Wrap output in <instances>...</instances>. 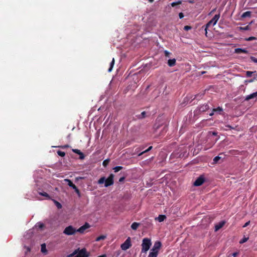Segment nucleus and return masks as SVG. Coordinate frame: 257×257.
Masks as SVG:
<instances>
[{"label": "nucleus", "instance_id": "aec40b11", "mask_svg": "<svg viewBox=\"0 0 257 257\" xmlns=\"http://www.w3.org/2000/svg\"><path fill=\"white\" fill-rule=\"evenodd\" d=\"M41 251L42 252H43V253H44L45 254H47V250L46 249V246L45 243H43L41 245Z\"/></svg>", "mask_w": 257, "mask_h": 257}, {"label": "nucleus", "instance_id": "2f4dec72", "mask_svg": "<svg viewBox=\"0 0 257 257\" xmlns=\"http://www.w3.org/2000/svg\"><path fill=\"white\" fill-rule=\"evenodd\" d=\"M78 250H79V248L75 250L73 253L69 254L67 256V257H72V256H73L74 255L76 254V253L78 252Z\"/></svg>", "mask_w": 257, "mask_h": 257}, {"label": "nucleus", "instance_id": "473e14b6", "mask_svg": "<svg viewBox=\"0 0 257 257\" xmlns=\"http://www.w3.org/2000/svg\"><path fill=\"white\" fill-rule=\"evenodd\" d=\"M221 159V158L219 156H216L214 157L213 159V163H218V161Z\"/></svg>", "mask_w": 257, "mask_h": 257}, {"label": "nucleus", "instance_id": "9d476101", "mask_svg": "<svg viewBox=\"0 0 257 257\" xmlns=\"http://www.w3.org/2000/svg\"><path fill=\"white\" fill-rule=\"evenodd\" d=\"M90 227V225L87 222L85 223V224L79 227L78 229H77V232H78L80 233H83L85 231V230L86 229L89 228Z\"/></svg>", "mask_w": 257, "mask_h": 257}, {"label": "nucleus", "instance_id": "09e8293b", "mask_svg": "<svg viewBox=\"0 0 257 257\" xmlns=\"http://www.w3.org/2000/svg\"><path fill=\"white\" fill-rule=\"evenodd\" d=\"M226 127H228V128H230V129H234V127H233L232 126H231V125H226Z\"/></svg>", "mask_w": 257, "mask_h": 257}, {"label": "nucleus", "instance_id": "37998d69", "mask_svg": "<svg viewBox=\"0 0 257 257\" xmlns=\"http://www.w3.org/2000/svg\"><path fill=\"white\" fill-rule=\"evenodd\" d=\"M239 29L242 30H248V26H246L244 27H240Z\"/></svg>", "mask_w": 257, "mask_h": 257}, {"label": "nucleus", "instance_id": "7ed1b4c3", "mask_svg": "<svg viewBox=\"0 0 257 257\" xmlns=\"http://www.w3.org/2000/svg\"><path fill=\"white\" fill-rule=\"evenodd\" d=\"M152 245L151 239L149 238H144L142 243V253H147Z\"/></svg>", "mask_w": 257, "mask_h": 257}, {"label": "nucleus", "instance_id": "4be33fe9", "mask_svg": "<svg viewBox=\"0 0 257 257\" xmlns=\"http://www.w3.org/2000/svg\"><path fill=\"white\" fill-rule=\"evenodd\" d=\"M153 148V147L152 146H150L149 147L147 150H146L145 151H144L142 152H141L140 153H139L138 154V156H142V155H143L144 154L150 151V150H151Z\"/></svg>", "mask_w": 257, "mask_h": 257}, {"label": "nucleus", "instance_id": "5701e85b", "mask_svg": "<svg viewBox=\"0 0 257 257\" xmlns=\"http://www.w3.org/2000/svg\"><path fill=\"white\" fill-rule=\"evenodd\" d=\"M166 218V216L164 215H159L158 217V220L159 222L163 221Z\"/></svg>", "mask_w": 257, "mask_h": 257}, {"label": "nucleus", "instance_id": "de8ad7c7", "mask_svg": "<svg viewBox=\"0 0 257 257\" xmlns=\"http://www.w3.org/2000/svg\"><path fill=\"white\" fill-rule=\"evenodd\" d=\"M238 254V252H234L232 254H231V255L233 256V257H235Z\"/></svg>", "mask_w": 257, "mask_h": 257}, {"label": "nucleus", "instance_id": "4c0bfd02", "mask_svg": "<svg viewBox=\"0 0 257 257\" xmlns=\"http://www.w3.org/2000/svg\"><path fill=\"white\" fill-rule=\"evenodd\" d=\"M105 238V236H104V235H101V236H98L97 239H96V240L97 241H99L101 239H104V238Z\"/></svg>", "mask_w": 257, "mask_h": 257}, {"label": "nucleus", "instance_id": "4468645a", "mask_svg": "<svg viewBox=\"0 0 257 257\" xmlns=\"http://www.w3.org/2000/svg\"><path fill=\"white\" fill-rule=\"evenodd\" d=\"M234 53L236 54L245 53L248 54V52L246 49L236 48L234 50Z\"/></svg>", "mask_w": 257, "mask_h": 257}, {"label": "nucleus", "instance_id": "a211bd4d", "mask_svg": "<svg viewBox=\"0 0 257 257\" xmlns=\"http://www.w3.org/2000/svg\"><path fill=\"white\" fill-rule=\"evenodd\" d=\"M250 16H251V12L249 11H247V12L243 13L241 15V18H245L246 17H250Z\"/></svg>", "mask_w": 257, "mask_h": 257}, {"label": "nucleus", "instance_id": "e433bc0d", "mask_svg": "<svg viewBox=\"0 0 257 257\" xmlns=\"http://www.w3.org/2000/svg\"><path fill=\"white\" fill-rule=\"evenodd\" d=\"M55 204L58 208L60 209L62 208V205L59 202L55 201Z\"/></svg>", "mask_w": 257, "mask_h": 257}, {"label": "nucleus", "instance_id": "a878e982", "mask_svg": "<svg viewBox=\"0 0 257 257\" xmlns=\"http://www.w3.org/2000/svg\"><path fill=\"white\" fill-rule=\"evenodd\" d=\"M181 3H182L181 1H178L176 2L172 3L171 4V5L172 7H175L176 6L180 5L181 4Z\"/></svg>", "mask_w": 257, "mask_h": 257}, {"label": "nucleus", "instance_id": "49530a36", "mask_svg": "<svg viewBox=\"0 0 257 257\" xmlns=\"http://www.w3.org/2000/svg\"><path fill=\"white\" fill-rule=\"evenodd\" d=\"M250 223V221H247V222H246L243 225V227H246L247 226H248Z\"/></svg>", "mask_w": 257, "mask_h": 257}, {"label": "nucleus", "instance_id": "58836bf2", "mask_svg": "<svg viewBox=\"0 0 257 257\" xmlns=\"http://www.w3.org/2000/svg\"><path fill=\"white\" fill-rule=\"evenodd\" d=\"M164 54H165V56L166 57H169L170 56V53L167 51V50H165L164 51Z\"/></svg>", "mask_w": 257, "mask_h": 257}, {"label": "nucleus", "instance_id": "20e7f679", "mask_svg": "<svg viewBox=\"0 0 257 257\" xmlns=\"http://www.w3.org/2000/svg\"><path fill=\"white\" fill-rule=\"evenodd\" d=\"M76 232L77 229L72 225L66 227L63 231V233L67 235H74Z\"/></svg>", "mask_w": 257, "mask_h": 257}, {"label": "nucleus", "instance_id": "13d9d810", "mask_svg": "<svg viewBox=\"0 0 257 257\" xmlns=\"http://www.w3.org/2000/svg\"><path fill=\"white\" fill-rule=\"evenodd\" d=\"M189 3H193V1H189Z\"/></svg>", "mask_w": 257, "mask_h": 257}, {"label": "nucleus", "instance_id": "b1692460", "mask_svg": "<svg viewBox=\"0 0 257 257\" xmlns=\"http://www.w3.org/2000/svg\"><path fill=\"white\" fill-rule=\"evenodd\" d=\"M146 112L145 111H143L141 114L137 115V117L139 119H142L146 117Z\"/></svg>", "mask_w": 257, "mask_h": 257}, {"label": "nucleus", "instance_id": "dca6fc26", "mask_svg": "<svg viewBox=\"0 0 257 257\" xmlns=\"http://www.w3.org/2000/svg\"><path fill=\"white\" fill-rule=\"evenodd\" d=\"M176 60L175 58H174L172 59H169L167 63H168V65L169 66L173 67L176 65Z\"/></svg>", "mask_w": 257, "mask_h": 257}, {"label": "nucleus", "instance_id": "f3484780", "mask_svg": "<svg viewBox=\"0 0 257 257\" xmlns=\"http://www.w3.org/2000/svg\"><path fill=\"white\" fill-rule=\"evenodd\" d=\"M213 112H215L216 113L221 114L222 112H223V109L221 107L218 106L216 108H213Z\"/></svg>", "mask_w": 257, "mask_h": 257}, {"label": "nucleus", "instance_id": "6e6552de", "mask_svg": "<svg viewBox=\"0 0 257 257\" xmlns=\"http://www.w3.org/2000/svg\"><path fill=\"white\" fill-rule=\"evenodd\" d=\"M204 181V178L202 176H200L195 180L193 183V185L195 186H199L203 184Z\"/></svg>", "mask_w": 257, "mask_h": 257}, {"label": "nucleus", "instance_id": "bb28decb", "mask_svg": "<svg viewBox=\"0 0 257 257\" xmlns=\"http://www.w3.org/2000/svg\"><path fill=\"white\" fill-rule=\"evenodd\" d=\"M109 162H110V160L109 159H107L103 161L102 165L105 167L108 165Z\"/></svg>", "mask_w": 257, "mask_h": 257}, {"label": "nucleus", "instance_id": "f03ea898", "mask_svg": "<svg viewBox=\"0 0 257 257\" xmlns=\"http://www.w3.org/2000/svg\"><path fill=\"white\" fill-rule=\"evenodd\" d=\"M220 18V14L215 15L213 18L209 21L205 25L202 26V29H203L205 31V34L207 37V29L212 24L214 26L217 23L218 20Z\"/></svg>", "mask_w": 257, "mask_h": 257}, {"label": "nucleus", "instance_id": "f8f14e48", "mask_svg": "<svg viewBox=\"0 0 257 257\" xmlns=\"http://www.w3.org/2000/svg\"><path fill=\"white\" fill-rule=\"evenodd\" d=\"M72 152L79 155V159L83 160L84 159L85 156L84 154L80 151V150L77 149H73L72 150Z\"/></svg>", "mask_w": 257, "mask_h": 257}, {"label": "nucleus", "instance_id": "8fccbe9b", "mask_svg": "<svg viewBox=\"0 0 257 257\" xmlns=\"http://www.w3.org/2000/svg\"><path fill=\"white\" fill-rule=\"evenodd\" d=\"M212 135H213V136H217V133H216V132H213L212 133Z\"/></svg>", "mask_w": 257, "mask_h": 257}, {"label": "nucleus", "instance_id": "864d4df0", "mask_svg": "<svg viewBox=\"0 0 257 257\" xmlns=\"http://www.w3.org/2000/svg\"><path fill=\"white\" fill-rule=\"evenodd\" d=\"M203 94H201V95H199V94H197L195 96V98H197L198 96H201L202 95H203Z\"/></svg>", "mask_w": 257, "mask_h": 257}, {"label": "nucleus", "instance_id": "7c9ffc66", "mask_svg": "<svg viewBox=\"0 0 257 257\" xmlns=\"http://www.w3.org/2000/svg\"><path fill=\"white\" fill-rule=\"evenodd\" d=\"M57 154L59 156H61V157H64L65 156V153L64 152H62L61 151H57Z\"/></svg>", "mask_w": 257, "mask_h": 257}, {"label": "nucleus", "instance_id": "423d86ee", "mask_svg": "<svg viewBox=\"0 0 257 257\" xmlns=\"http://www.w3.org/2000/svg\"><path fill=\"white\" fill-rule=\"evenodd\" d=\"M132 245L131 242V238L128 237L125 241L121 245V248L122 250H126L128 249Z\"/></svg>", "mask_w": 257, "mask_h": 257}, {"label": "nucleus", "instance_id": "c9c22d12", "mask_svg": "<svg viewBox=\"0 0 257 257\" xmlns=\"http://www.w3.org/2000/svg\"><path fill=\"white\" fill-rule=\"evenodd\" d=\"M37 226L40 228H43L44 227V224L42 223L39 222L37 223Z\"/></svg>", "mask_w": 257, "mask_h": 257}, {"label": "nucleus", "instance_id": "c756f323", "mask_svg": "<svg viewBox=\"0 0 257 257\" xmlns=\"http://www.w3.org/2000/svg\"><path fill=\"white\" fill-rule=\"evenodd\" d=\"M39 194L43 196L46 197L48 198H50V196L46 192H39Z\"/></svg>", "mask_w": 257, "mask_h": 257}, {"label": "nucleus", "instance_id": "6ab92c4d", "mask_svg": "<svg viewBox=\"0 0 257 257\" xmlns=\"http://www.w3.org/2000/svg\"><path fill=\"white\" fill-rule=\"evenodd\" d=\"M158 252L156 251H152L149 253V254L148 255V257H157L158 255Z\"/></svg>", "mask_w": 257, "mask_h": 257}, {"label": "nucleus", "instance_id": "412c9836", "mask_svg": "<svg viewBox=\"0 0 257 257\" xmlns=\"http://www.w3.org/2000/svg\"><path fill=\"white\" fill-rule=\"evenodd\" d=\"M139 225H140L139 223L135 222L133 223L131 225V228L133 230H136L138 228Z\"/></svg>", "mask_w": 257, "mask_h": 257}, {"label": "nucleus", "instance_id": "9b49d317", "mask_svg": "<svg viewBox=\"0 0 257 257\" xmlns=\"http://www.w3.org/2000/svg\"><path fill=\"white\" fill-rule=\"evenodd\" d=\"M209 108V106L207 104H204L198 108V111L203 112L207 110Z\"/></svg>", "mask_w": 257, "mask_h": 257}, {"label": "nucleus", "instance_id": "72a5a7b5", "mask_svg": "<svg viewBox=\"0 0 257 257\" xmlns=\"http://www.w3.org/2000/svg\"><path fill=\"white\" fill-rule=\"evenodd\" d=\"M254 40H256V38L254 37H249L245 39V40L247 41H251Z\"/></svg>", "mask_w": 257, "mask_h": 257}, {"label": "nucleus", "instance_id": "3c124183", "mask_svg": "<svg viewBox=\"0 0 257 257\" xmlns=\"http://www.w3.org/2000/svg\"><path fill=\"white\" fill-rule=\"evenodd\" d=\"M254 78L248 80V82H252L253 81H254Z\"/></svg>", "mask_w": 257, "mask_h": 257}, {"label": "nucleus", "instance_id": "a19ab883", "mask_svg": "<svg viewBox=\"0 0 257 257\" xmlns=\"http://www.w3.org/2000/svg\"><path fill=\"white\" fill-rule=\"evenodd\" d=\"M250 59L252 62H253L254 63H257V59L256 58H255L254 57L251 56Z\"/></svg>", "mask_w": 257, "mask_h": 257}, {"label": "nucleus", "instance_id": "2eb2a0df", "mask_svg": "<svg viewBox=\"0 0 257 257\" xmlns=\"http://www.w3.org/2000/svg\"><path fill=\"white\" fill-rule=\"evenodd\" d=\"M256 97H257V91L246 96V97L245 98V100L248 101L250 99L254 98Z\"/></svg>", "mask_w": 257, "mask_h": 257}, {"label": "nucleus", "instance_id": "393cba45", "mask_svg": "<svg viewBox=\"0 0 257 257\" xmlns=\"http://www.w3.org/2000/svg\"><path fill=\"white\" fill-rule=\"evenodd\" d=\"M114 61H114V59L113 58L112 61H111V62L110 63V67H109V69L108 70V72H110L112 70V68H113V65H114Z\"/></svg>", "mask_w": 257, "mask_h": 257}, {"label": "nucleus", "instance_id": "ddd939ff", "mask_svg": "<svg viewBox=\"0 0 257 257\" xmlns=\"http://www.w3.org/2000/svg\"><path fill=\"white\" fill-rule=\"evenodd\" d=\"M225 223V221H221L218 222L217 224H215V231H217L218 230H219L220 228H221L224 225Z\"/></svg>", "mask_w": 257, "mask_h": 257}, {"label": "nucleus", "instance_id": "a18cd8bd", "mask_svg": "<svg viewBox=\"0 0 257 257\" xmlns=\"http://www.w3.org/2000/svg\"><path fill=\"white\" fill-rule=\"evenodd\" d=\"M125 179V177H122L121 178H119V182H123Z\"/></svg>", "mask_w": 257, "mask_h": 257}, {"label": "nucleus", "instance_id": "79ce46f5", "mask_svg": "<svg viewBox=\"0 0 257 257\" xmlns=\"http://www.w3.org/2000/svg\"><path fill=\"white\" fill-rule=\"evenodd\" d=\"M191 29V27L189 26H185L184 27V30L185 31H188L189 30H190Z\"/></svg>", "mask_w": 257, "mask_h": 257}, {"label": "nucleus", "instance_id": "f704fd0d", "mask_svg": "<svg viewBox=\"0 0 257 257\" xmlns=\"http://www.w3.org/2000/svg\"><path fill=\"white\" fill-rule=\"evenodd\" d=\"M248 237H243L242 239H241L239 241V243L240 244L243 243L245 242L248 240Z\"/></svg>", "mask_w": 257, "mask_h": 257}, {"label": "nucleus", "instance_id": "f257e3e1", "mask_svg": "<svg viewBox=\"0 0 257 257\" xmlns=\"http://www.w3.org/2000/svg\"><path fill=\"white\" fill-rule=\"evenodd\" d=\"M114 177L112 174H110L107 179L105 177H102L98 180L97 183L98 184H102L104 183V186L107 187L113 184Z\"/></svg>", "mask_w": 257, "mask_h": 257}, {"label": "nucleus", "instance_id": "4d7b16f0", "mask_svg": "<svg viewBox=\"0 0 257 257\" xmlns=\"http://www.w3.org/2000/svg\"><path fill=\"white\" fill-rule=\"evenodd\" d=\"M69 146L68 145H65V146L63 147L62 148H68Z\"/></svg>", "mask_w": 257, "mask_h": 257}, {"label": "nucleus", "instance_id": "6e6d98bb", "mask_svg": "<svg viewBox=\"0 0 257 257\" xmlns=\"http://www.w3.org/2000/svg\"><path fill=\"white\" fill-rule=\"evenodd\" d=\"M148 1L150 3H152L154 2V0H148Z\"/></svg>", "mask_w": 257, "mask_h": 257}, {"label": "nucleus", "instance_id": "c03bdc74", "mask_svg": "<svg viewBox=\"0 0 257 257\" xmlns=\"http://www.w3.org/2000/svg\"><path fill=\"white\" fill-rule=\"evenodd\" d=\"M184 14L182 13H180L179 14V17L180 19H182L184 17Z\"/></svg>", "mask_w": 257, "mask_h": 257}, {"label": "nucleus", "instance_id": "cd10ccee", "mask_svg": "<svg viewBox=\"0 0 257 257\" xmlns=\"http://www.w3.org/2000/svg\"><path fill=\"white\" fill-rule=\"evenodd\" d=\"M123 167H121V166H116L114 168H113V170H114V172L116 173L117 172H118L119 171L121 170V169H122Z\"/></svg>", "mask_w": 257, "mask_h": 257}, {"label": "nucleus", "instance_id": "ea45409f", "mask_svg": "<svg viewBox=\"0 0 257 257\" xmlns=\"http://www.w3.org/2000/svg\"><path fill=\"white\" fill-rule=\"evenodd\" d=\"M184 150H185L184 153V154H182V153L180 154V155H179L180 157L182 156V157H185V156H186L185 153H187V149L184 147Z\"/></svg>", "mask_w": 257, "mask_h": 257}, {"label": "nucleus", "instance_id": "1a4fd4ad", "mask_svg": "<svg viewBox=\"0 0 257 257\" xmlns=\"http://www.w3.org/2000/svg\"><path fill=\"white\" fill-rule=\"evenodd\" d=\"M162 246V243L160 241H157L154 243V244L152 248V251H156L159 253V251Z\"/></svg>", "mask_w": 257, "mask_h": 257}, {"label": "nucleus", "instance_id": "603ef678", "mask_svg": "<svg viewBox=\"0 0 257 257\" xmlns=\"http://www.w3.org/2000/svg\"><path fill=\"white\" fill-rule=\"evenodd\" d=\"M214 113L215 112H213V111H212V112L209 114V115L212 116Z\"/></svg>", "mask_w": 257, "mask_h": 257}, {"label": "nucleus", "instance_id": "5fc2aeb1", "mask_svg": "<svg viewBox=\"0 0 257 257\" xmlns=\"http://www.w3.org/2000/svg\"><path fill=\"white\" fill-rule=\"evenodd\" d=\"M215 10H216V9H213V10L210 12V14H211V13H213Z\"/></svg>", "mask_w": 257, "mask_h": 257}, {"label": "nucleus", "instance_id": "0eeeda50", "mask_svg": "<svg viewBox=\"0 0 257 257\" xmlns=\"http://www.w3.org/2000/svg\"><path fill=\"white\" fill-rule=\"evenodd\" d=\"M65 181L67 182L68 183V185L72 188L75 192L78 194L79 196H80V192L79 190L78 189V188L76 187V186L73 183V182L71 181V180L69 179H65Z\"/></svg>", "mask_w": 257, "mask_h": 257}, {"label": "nucleus", "instance_id": "c85d7f7f", "mask_svg": "<svg viewBox=\"0 0 257 257\" xmlns=\"http://www.w3.org/2000/svg\"><path fill=\"white\" fill-rule=\"evenodd\" d=\"M255 72H256V71L252 72V71H247L246 72V76L247 77H250L251 76L252 74Z\"/></svg>", "mask_w": 257, "mask_h": 257}, {"label": "nucleus", "instance_id": "39448f33", "mask_svg": "<svg viewBox=\"0 0 257 257\" xmlns=\"http://www.w3.org/2000/svg\"><path fill=\"white\" fill-rule=\"evenodd\" d=\"M89 255V253L87 252L85 248H83L81 249H79L78 252L76 253V255L74 257H88Z\"/></svg>", "mask_w": 257, "mask_h": 257}]
</instances>
